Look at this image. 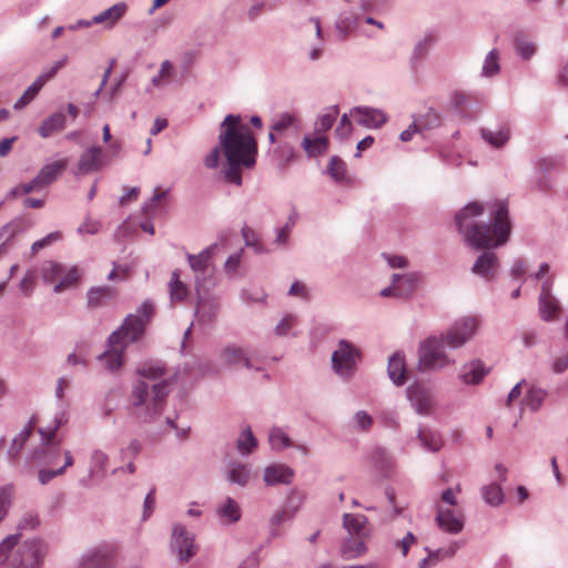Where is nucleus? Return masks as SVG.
<instances>
[{"instance_id": "1", "label": "nucleus", "mask_w": 568, "mask_h": 568, "mask_svg": "<svg viewBox=\"0 0 568 568\" xmlns=\"http://www.w3.org/2000/svg\"><path fill=\"white\" fill-rule=\"evenodd\" d=\"M490 221L478 223L476 217L484 213L479 202L467 204L455 216V223L465 242L476 248H495L508 242L511 222L507 201H497L489 206Z\"/></svg>"}, {"instance_id": "2", "label": "nucleus", "mask_w": 568, "mask_h": 568, "mask_svg": "<svg viewBox=\"0 0 568 568\" xmlns=\"http://www.w3.org/2000/svg\"><path fill=\"white\" fill-rule=\"evenodd\" d=\"M219 142L226 161L221 171L222 178L226 183L240 186L242 170L255 165L256 140L240 115L227 114L220 124Z\"/></svg>"}, {"instance_id": "3", "label": "nucleus", "mask_w": 568, "mask_h": 568, "mask_svg": "<svg viewBox=\"0 0 568 568\" xmlns=\"http://www.w3.org/2000/svg\"><path fill=\"white\" fill-rule=\"evenodd\" d=\"M153 315V303L144 301L136 312L129 314L121 327L109 336L108 349L98 357L106 369L113 372L122 366L124 349L143 337Z\"/></svg>"}, {"instance_id": "4", "label": "nucleus", "mask_w": 568, "mask_h": 568, "mask_svg": "<svg viewBox=\"0 0 568 568\" xmlns=\"http://www.w3.org/2000/svg\"><path fill=\"white\" fill-rule=\"evenodd\" d=\"M168 394V383L164 379L154 383L151 390L146 382L138 381L131 392L133 416L140 424H152L161 415Z\"/></svg>"}, {"instance_id": "5", "label": "nucleus", "mask_w": 568, "mask_h": 568, "mask_svg": "<svg viewBox=\"0 0 568 568\" xmlns=\"http://www.w3.org/2000/svg\"><path fill=\"white\" fill-rule=\"evenodd\" d=\"M18 535H10L0 544V568H38L41 560L40 542L27 540L18 545Z\"/></svg>"}, {"instance_id": "6", "label": "nucleus", "mask_w": 568, "mask_h": 568, "mask_svg": "<svg viewBox=\"0 0 568 568\" xmlns=\"http://www.w3.org/2000/svg\"><path fill=\"white\" fill-rule=\"evenodd\" d=\"M445 347L446 344L439 336H429L422 341L418 346L417 371L420 373L440 371L455 364V359L448 356Z\"/></svg>"}, {"instance_id": "7", "label": "nucleus", "mask_w": 568, "mask_h": 568, "mask_svg": "<svg viewBox=\"0 0 568 568\" xmlns=\"http://www.w3.org/2000/svg\"><path fill=\"white\" fill-rule=\"evenodd\" d=\"M362 353L357 346L346 339H339L332 354V368L342 378L349 379L355 371Z\"/></svg>"}, {"instance_id": "8", "label": "nucleus", "mask_w": 568, "mask_h": 568, "mask_svg": "<svg viewBox=\"0 0 568 568\" xmlns=\"http://www.w3.org/2000/svg\"><path fill=\"white\" fill-rule=\"evenodd\" d=\"M479 327V322L476 317L465 316L456 320L449 328L440 334V338L450 349H457L467 344Z\"/></svg>"}, {"instance_id": "9", "label": "nucleus", "mask_w": 568, "mask_h": 568, "mask_svg": "<svg viewBox=\"0 0 568 568\" xmlns=\"http://www.w3.org/2000/svg\"><path fill=\"white\" fill-rule=\"evenodd\" d=\"M171 549L182 564L190 561L197 552L195 535L183 525L175 524L172 528Z\"/></svg>"}, {"instance_id": "10", "label": "nucleus", "mask_w": 568, "mask_h": 568, "mask_svg": "<svg viewBox=\"0 0 568 568\" xmlns=\"http://www.w3.org/2000/svg\"><path fill=\"white\" fill-rule=\"evenodd\" d=\"M59 425H55L51 430L39 429L41 435L40 446L32 453L31 459L44 465H53L61 454L60 443L55 442V435Z\"/></svg>"}, {"instance_id": "11", "label": "nucleus", "mask_w": 568, "mask_h": 568, "mask_svg": "<svg viewBox=\"0 0 568 568\" xmlns=\"http://www.w3.org/2000/svg\"><path fill=\"white\" fill-rule=\"evenodd\" d=\"M407 398L415 409L416 414L428 416L434 407V396L430 388L423 384L414 383L407 390Z\"/></svg>"}, {"instance_id": "12", "label": "nucleus", "mask_w": 568, "mask_h": 568, "mask_svg": "<svg viewBox=\"0 0 568 568\" xmlns=\"http://www.w3.org/2000/svg\"><path fill=\"white\" fill-rule=\"evenodd\" d=\"M435 521L437 526L445 532L456 535L464 529V517L462 513L445 508L442 504L437 503Z\"/></svg>"}, {"instance_id": "13", "label": "nucleus", "mask_w": 568, "mask_h": 568, "mask_svg": "<svg viewBox=\"0 0 568 568\" xmlns=\"http://www.w3.org/2000/svg\"><path fill=\"white\" fill-rule=\"evenodd\" d=\"M217 246L219 245L214 243L209 247L204 248L203 251H201L197 255H186L190 266L192 271L195 273L196 292H199V288H201V282L204 280L206 273L209 272L211 258L214 255L215 251L217 250Z\"/></svg>"}, {"instance_id": "14", "label": "nucleus", "mask_w": 568, "mask_h": 568, "mask_svg": "<svg viewBox=\"0 0 568 568\" xmlns=\"http://www.w3.org/2000/svg\"><path fill=\"white\" fill-rule=\"evenodd\" d=\"M271 126L277 132L278 138H297L301 130V121L294 113L284 112L273 119Z\"/></svg>"}, {"instance_id": "15", "label": "nucleus", "mask_w": 568, "mask_h": 568, "mask_svg": "<svg viewBox=\"0 0 568 568\" xmlns=\"http://www.w3.org/2000/svg\"><path fill=\"white\" fill-rule=\"evenodd\" d=\"M220 359L225 366L229 367L243 363L247 369H258L254 367L247 351L236 344H226L221 349Z\"/></svg>"}, {"instance_id": "16", "label": "nucleus", "mask_w": 568, "mask_h": 568, "mask_svg": "<svg viewBox=\"0 0 568 568\" xmlns=\"http://www.w3.org/2000/svg\"><path fill=\"white\" fill-rule=\"evenodd\" d=\"M500 267L497 255L491 251L481 253L471 267V272L484 277L486 281H493Z\"/></svg>"}, {"instance_id": "17", "label": "nucleus", "mask_w": 568, "mask_h": 568, "mask_svg": "<svg viewBox=\"0 0 568 568\" xmlns=\"http://www.w3.org/2000/svg\"><path fill=\"white\" fill-rule=\"evenodd\" d=\"M489 368L480 359H473L462 365L458 378L465 385H479L486 375L489 373Z\"/></svg>"}, {"instance_id": "18", "label": "nucleus", "mask_w": 568, "mask_h": 568, "mask_svg": "<svg viewBox=\"0 0 568 568\" xmlns=\"http://www.w3.org/2000/svg\"><path fill=\"white\" fill-rule=\"evenodd\" d=\"M351 114L356 116L358 124L369 129H378L387 122V115L382 110L371 106H356Z\"/></svg>"}, {"instance_id": "19", "label": "nucleus", "mask_w": 568, "mask_h": 568, "mask_svg": "<svg viewBox=\"0 0 568 568\" xmlns=\"http://www.w3.org/2000/svg\"><path fill=\"white\" fill-rule=\"evenodd\" d=\"M294 475V470L287 465L272 464L265 467L263 480L266 486L290 485Z\"/></svg>"}, {"instance_id": "20", "label": "nucleus", "mask_w": 568, "mask_h": 568, "mask_svg": "<svg viewBox=\"0 0 568 568\" xmlns=\"http://www.w3.org/2000/svg\"><path fill=\"white\" fill-rule=\"evenodd\" d=\"M81 568H115L113 556L105 549H92L82 555Z\"/></svg>"}, {"instance_id": "21", "label": "nucleus", "mask_w": 568, "mask_h": 568, "mask_svg": "<svg viewBox=\"0 0 568 568\" xmlns=\"http://www.w3.org/2000/svg\"><path fill=\"white\" fill-rule=\"evenodd\" d=\"M481 139L495 149L504 148L511 138V129L508 123L498 124L496 128L480 129Z\"/></svg>"}, {"instance_id": "22", "label": "nucleus", "mask_w": 568, "mask_h": 568, "mask_svg": "<svg viewBox=\"0 0 568 568\" xmlns=\"http://www.w3.org/2000/svg\"><path fill=\"white\" fill-rule=\"evenodd\" d=\"M197 293V303L194 311V315L197 317L200 325L212 324L219 313L220 306L214 298H205L201 296V292Z\"/></svg>"}, {"instance_id": "23", "label": "nucleus", "mask_w": 568, "mask_h": 568, "mask_svg": "<svg viewBox=\"0 0 568 568\" xmlns=\"http://www.w3.org/2000/svg\"><path fill=\"white\" fill-rule=\"evenodd\" d=\"M369 458L375 470L382 478H389L393 475L395 467L394 459L386 449L382 447L373 448Z\"/></svg>"}, {"instance_id": "24", "label": "nucleus", "mask_w": 568, "mask_h": 568, "mask_svg": "<svg viewBox=\"0 0 568 568\" xmlns=\"http://www.w3.org/2000/svg\"><path fill=\"white\" fill-rule=\"evenodd\" d=\"M128 4L125 2H118L104 11L95 14L92 22L95 24H104L106 29L113 28L126 13Z\"/></svg>"}, {"instance_id": "25", "label": "nucleus", "mask_w": 568, "mask_h": 568, "mask_svg": "<svg viewBox=\"0 0 568 568\" xmlns=\"http://www.w3.org/2000/svg\"><path fill=\"white\" fill-rule=\"evenodd\" d=\"M216 517L223 525H233L237 523L242 517V509L239 503L232 497H226L216 507Z\"/></svg>"}, {"instance_id": "26", "label": "nucleus", "mask_w": 568, "mask_h": 568, "mask_svg": "<svg viewBox=\"0 0 568 568\" xmlns=\"http://www.w3.org/2000/svg\"><path fill=\"white\" fill-rule=\"evenodd\" d=\"M404 280L408 283L407 287L402 286L400 284H396L394 278L392 280V285L388 287H385L381 291V295L384 297L395 296L399 298H407L409 297L419 281V275L417 273H408Z\"/></svg>"}, {"instance_id": "27", "label": "nucleus", "mask_w": 568, "mask_h": 568, "mask_svg": "<svg viewBox=\"0 0 568 568\" xmlns=\"http://www.w3.org/2000/svg\"><path fill=\"white\" fill-rule=\"evenodd\" d=\"M387 374L389 379L397 386H402L406 382V363L405 356L397 352L394 353L387 365Z\"/></svg>"}, {"instance_id": "28", "label": "nucleus", "mask_w": 568, "mask_h": 568, "mask_svg": "<svg viewBox=\"0 0 568 568\" xmlns=\"http://www.w3.org/2000/svg\"><path fill=\"white\" fill-rule=\"evenodd\" d=\"M101 153L99 146H92L83 152L78 163V172L80 174H88L95 172L101 168Z\"/></svg>"}, {"instance_id": "29", "label": "nucleus", "mask_w": 568, "mask_h": 568, "mask_svg": "<svg viewBox=\"0 0 568 568\" xmlns=\"http://www.w3.org/2000/svg\"><path fill=\"white\" fill-rule=\"evenodd\" d=\"M417 439L422 447L430 453L439 452L444 445L442 435L437 430L425 426L418 427Z\"/></svg>"}, {"instance_id": "30", "label": "nucleus", "mask_w": 568, "mask_h": 568, "mask_svg": "<svg viewBox=\"0 0 568 568\" xmlns=\"http://www.w3.org/2000/svg\"><path fill=\"white\" fill-rule=\"evenodd\" d=\"M116 294V290L111 286H94L87 293L88 306L90 308L101 307L105 302L112 300Z\"/></svg>"}, {"instance_id": "31", "label": "nucleus", "mask_w": 568, "mask_h": 568, "mask_svg": "<svg viewBox=\"0 0 568 568\" xmlns=\"http://www.w3.org/2000/svg\"><path fill=\"white\" fill-rule=\"evenodd\" d=\"M67 160H59L53 163L44 165L39 173L36 175L40 181L41 185L47 187L52 184L65 170Z\"/></svg>"}, {"instance_id": "32", "label": "nucleus", "mask_w": 568, "mask_h": 568, "mask_svg": "<svg viewBox=\"0 0 568 568\" xmlns=\"http://www.w3.org/2000/svg\"><path fill=\"white\" fill-rule=\"evenodd\" d=\"M367 518L362 514H345L343 526L349 536L365 537L367 535Z\"/></svg>"}, {"instance_id": "33", "label": "nucleus", "mask_w": 568, "mask_h": 568, "mask_svg": "<svg viewBox=\"0 0 568 568\" xmlns=\"http://www.w3.org/2000/svg\"><path fill=\"white\" fill-rule=\"evenodd\" d=\"M302 148L308 158H315L326 153L328 149V139L324 135H305L302 141Z\"/></svg>"}, {"instance_id": "34", "label": "nucleus", "mask_w": 568, "mask_h": 568, "mask_svg": "<svg viewBox=\"0 0 568 568\" xmlns=\"http://www.w3.org/2000/svg\"><path fill=\"white\" fill-rule=\"evenodd\" d=\"M67 118L62 112H55L48 116L40 126L38 133L41 138H49L52 133L61 131L65 128Z\"/></svg>"}, {"instance_id": "35", "label": "nucleus", "mask_w": 568, "mask_h": 568, "mask_svg": "<svg viewBox=\"0 0 568 568\" xmlns=\"http://www.w3.org/2000/svg\"><path fill=\"white\" fill-rule=\"evenodd\" d=\"M539 316L545 322H552L560 312L558 300L552 295L548 297H538Z\"/></svg>"}, {"instance_id": "36", "label": "nucleus", "mask_w": 568, "mask_h": 568, "mask_svg": "<svg viewBox=\"0 0 568 568\" xmlns=\"http://www.w3.org/2000/svg\"><path fill=\"white\" fill-rule=\"evenodd\" d=\"M366 551L364 537L349 536L346 538L341 547V552L344 559H354Z\"/></svg>"}, {"instance_id": "37", "label": "nucleus", "mask_w": 568, "mask_h": 568, "mask_svg": "<svg viewBox=\"0 0 568 568\" xmlns=\"http://www.w3.org/2000/svg\"><path fill=\"white\" fill-rule=\"evenodd\" d=\"M251 476V470L247 465L242 463H232L227 470V479L239 486H246Z\"/></svg>"}, {"instance_id": "38", "label": "nucleus", "mask_w": 568, "mask_h": 568, "mask_svg": "<svg viewBox=\"0 0 568 568\" xmlns=\"http://www.w3.org/2000/svg\"><path fill=\"white\" fill-rule=\"evenodd\" d=\"M426 119H427L426 124H424L422 121L418 123L414 122L413 124H410L408 129L404 130L400 133L399 139L403 142H408L413 139L415 133L420 132L424 128L437 126L439 124V116L436 112H433V111L428 112L426 114Z\"/></svg>"}, {"instance_id": "39", "label": "nucleus", "mask_w": 568, "mask_h": 568, "mask_svg": "<svg viewBox=\"0 0 568 568\" xmlns=\"http://www.w3.org/2000/svg\"><path fill=\"white\" fill-rule=\"evenodd\" d=\"M294 516L290 510H287L285 507L277 508L270 517L268 519V526H270V538L274 539L280 537V530L278 527L291 519H293Z\"/></svg>"}, {"instance_id": "40", "label": "nucleus", "mask_w": 568, "mask_h": 568, "mask_svg": "<svg viewBox=\"0 0 568 568\" xmlns=\"http://www.w3.org/2000/svg\"><path fill=\"white\" fill-rule=\"evenodd\" d=\"M44 85V77H38L34 82L29 85L23 94L14 102V110H21L26 108L40 92Z\"/></svg>"}, {"instance_id": "41", "label": "nucleus", "mask_w": 568, "mask_h": 568, "mask_svg": "<svg viewBox=\"0 0 568 568\" xmlns=\"http://www.w3.org/2000/svg\"><path fill=\"white\" fill-rule=\"evenodd\" d=\"M33 430V423L30 420L22 430L12 439V443L8 449V456L11 460H14L21 449L23 448L24 443L30 437L31 433Z\"/></svg>"}, {"instance_id": "42", "label": "nucleus", "mask_w": 568, "mask_h": 568, "mask_svg": "<svg viewBox=\"0 0 568 568\" xmlns=\"http://www.w3.org/2000/svg\"><path fill=\"white\" fill-rule=\"evenodd\" d=\"M136 373L143 378L156 381L164 376L165 368L160 362L150 361L141 364Z\"/></svg>"}, {"instance_id": "43", "label": "nucleus", "mask_w": 568, "mask_h": 568, "mask_svg": "<svg viewBox=\"0 0 568 568\" xmlns=\"http://www.w3.org/2000/svg\"><path fill=\"white\" fill-rule=\"evenodd\" d=\"M257 446V440L250 426H246L240 434L236 447L242 456L250 455Z\"/></svg>"}, {"instance_id": "44", "label": "nucleus", "mask_w": 568, "mask_h": 568, "mask_svg": "<svg viewBox=\"0 0 568 568\" xmlns=\"http://www.w3.org/2000/svg\"><path fill=\"white\" fill-rule=\"evenodd\" d=\"M337 115H338V106L337 105L328 108L325 113L321 114L317 118V120L315 122V129H314L315 134L323 135V133L328 131L333 126Z\"/></svg>"}, {"instance_id": "45", "label": "nucleus", "mask_w": 568, "mask_h": 568, "mask_svg": "<svg viewBox=\"0 0 568 568\" xmlns=\"http://www.w3.org/2000/svg\"><path fill=\"white\" fill-rule=\"evenodd\" d=\"M546 397L547 392L545 389L531 386L529 387L523 402L531 412H537L542 406Z\"/></svg>"}, {"instance_id": "46", "label": "nucleus", "mask_w": 568, "mask_h": 568, "mask_svg": "<svg viewBox=\"0 0 568 568\" xmlns=\"http://www.w3.org/2000/svg\"><path fill=\"white\" fill-rule=\"evenodd\" d=\"M169 291L171 302H181L187 296V287L180 280V275L178 271H174L171 275V280L169 282Z\"/></svg>"}, {"instance_id": "47", "label": "nucleus", "mask_w": 568, "mask_h": 568, "mask_svg": "<svg viewBox=\"0 0 568 568\" xmlns=\"http://www.w3.org/2000/svg\"><path fill=\"white\" fill-rule=\"evenodd\" d=\"M500 72L499 64V52L496 49L490 50L483 63L481 68V77L491 78L497 75Z\"/></svg>"}, {"instance_id": "48", "label": "nucleus", "mask_w": 568, "mask_h": 568, "mask_svg": "<svg viewBox=\"0 0 568 568\" xmlns=\"http://www.w3.org/2000/svg\"><path fill=\"white\" fill-rule=\"evenodd\" d=\"M326 171L329 176L337 183H344L348 180L346 174V164L338 156L331 158Z\"/></svg>"}, {"instance_id": "49", "label": "nucleus", "mask_w": 568, "mask_h": 568, "mask_svg": "<svg viewBox=\"0 0 568 568\" xmlns=\"http://www.w3.org/2000/svg\"><path fill=\"white\" fill-rule=\"evenodd\" d=\"M298 324V317L294 314L284 315L277 325L274 327V334L278 337L297 334L293 332V328Z\"/></svg>"}, {"instance_id": "50", "label": "nucleus", "mask_w": 568, "mask_h": 568, "mask_svg": "<svg viewBox=\"0 0 568 568\" xmlns=\"http://www.w3.org/2000/svg\"><path fill=\"white\" fill-rule=\"evenodd\" d=\"M481 496L484 500L493 506H499L504 501V491L498 484H489L481 488Z\"/></svg>"}, {"instance_id": "51", "label": "nucleus", "mask_w": 568, "mask_h": 568, "mask_svg": "<svg viewBox=\"0 0 568 568\" xmlns=\"http://www.w3.org/2000/svg\"><path fill=\"white\" fill-rule=\"evenodd\" d=\"M63 273L64 266L57 262L49 261L42 267V278L45 283H58Z\"/></svg>"}, {"instance_id": "52", "label": "nucleus", "mask_w": 568, "mask_h": 568, "mask_svg": "<svg viewBox=\"0 0 568 568\" xmlns=\"http://www.w3.org/2000/svg\"><path fill=\"white\" fill-rule=\"evenodd\" d=\"M26 226L21 220H12L0 229V241L9 243L17 234L22 233Z\"/></svg>"}, {"instance_id": "53", "label": "nucleus", "mask_w": 568, "mask_h": 568, "mask_svg": "<svg viewBox=\"0 0 568 568\" xmlns=\"http://www.w3.org/2000/svg\"><path fill=\"white\" fill-rule=\"evenodd\" d=\"M172 71H173L172 62L169 60H164L161 63L158 74L151 79V85L155 87V88H161V87L169 84Z\"/></svg>"}, {"instance_id": "54", "label": "nucleus", "mask_w": 568, "mask_h": 568, "mask_svg": "<svg viewBox=\"0 0 568 568\" xmlns=\"http://www.w3.org/2000/svg\"><path fill=\"white\" fill-rule=\"evenodd\" d=\"M79 280V273L78 268L75 266L65 268L64 273L62 274L60 281L54 285L53 291L55 293H61L62 291L69 288L71 285H73Z\"/></svg>"}, {"instance_id": "55", "label": "nucleus", "mask_w": 568, "mask_h": 568, "mask_svg": "<svg viewBox=\"0 0 568 568\" xmlns=\"http://www.w3.org/2000/svg\"><path fill=\"white\" fill-rule=\"evenodd\" d=\"M108 462L109 456L104 452L101 449L93 450L91 455L90 474H103L106 469Z\"/></svg>"}, {"instance_id": "56", "label": "nucleus", "mask_w": 568, "mask_h": 568, "mask_svg": "<svg viewBox=\"0 0 568 568\" xmlns=\"http://www.w3.org/2000/svg\"><path fill=\"white\" fill-rule=\"evenodd\" d=\"M268 440L273 449L282 450L291 446V439L281 428H273L270 432Z\"/></svg>"}, {"instance_id": "57", "label": "nucleus", "mask_w": 568, "mask_h": 568, "mask_svg": "<svg viewBox=\"0 0 568 568\" xmlns=\"http://www.w3.org/2000/svg\"><path fill=\"white\" fill-rule=\"evenodd\" d=\"M304 503V494L297 488L288 491L286 497L285 508L292 513L293 516L300 510Z\"/></svg>"}, {"instance_id": "58", "label": "nucleus", "mask_w": 568, "mask_h": 568, "mask_svg": "<svg viewBox=\"0 0 568 568\" xmlns=\"http://www.w3.org/2000/svg\"><path fill=\"white\" fill-rule=\"evenodd\" d=\"M242 236L246 246L253 247L256 253L265 252L263 245L258 242L257 233L253 229L244 226L242 229Z\"/></svg>"}, {"instance_id": "59", "label": "nucleus", "mask_w": 568, "mask_h": 568, "mask_svg": "<svg viewBox=\"0 0 568 568\" xmlns=\"http://www.w3.org/2000/svg\"><path fill=\"white\" fill-rule=\"evenodd\" d=\"M433 42L434 40L432 37H424L423 39L418 40L413 49L412 60L417 61L423 59L428 53Z\"/></svg>"}, {"instance_id": "60", "label": "nucleus", "mask_w": 568, "mask_h": 568, "mask_svg": "<svg viewBox=\"0 0 568 568\" xmlns=\"http://www.w3.org/2000/svg\"><path fill=\"white\" fill-rule=\"evenodd\" d=\"M460 547H462V544L458 541H455L452 545H449V547L429 551L428 555L433 559V564L436 565L438 561H440L444 558L453 557Z\"/></svg>"}, {"instance_id": "61", "label": "nucleus", "mask_w": 568, "mask_h": 568, "mask_svg": "<svg viewBox=\"0 0 568 568\" xmlns=\"http://www.w3.org/2000/svg\"><path fill=\"white\" fill-rule=\"evenodd\" d=\"M169 194V190L160 191L159 189L154 190L153 196L149 202L144 203L142 210L143 213L148 216H152L156 212L158 202L164 200Z\"/></svg>"}, {"instance_id": "62", "label": "nucleus", "mask_w": 568, "mask_h": 568, "mask_svg": "<svg viewBox=\"0 0 568 568\" xmlns=\"http://www.w3.org/2000/svg\"><path fill=\"white\" fill-rule=\"evenodd\" d=\"M516 52L524 59L529 60L536 52V47L532 42L524 41V40H517L516 44Z\"/></svg>"}, {"instance_id": "63", "label": "nucleus", "mask_w": 568, "mask_h": 568, "mask_svg": "<svg viewBox=\"0 0 568 568\" xmlns=\"http://www.w3.org/2000/svg\"><path fill=\"white\" fill-rule=\"evenodd\" d=\"M61 237L59 232H52L41 240L36 241L31 246V254H37L40 250L51 245L54 241Z\"/></svg>"}, {"instance_id": "64", "label": "nucleus", "mask_w": 568, "mask_h": 568, "mask_svg": "<svg viewBox=\"0 0 568 568\" xmlns=\"http://www.w3.org/2000/svg\"><path fill=\"white\" fill-rule=\"evenodd\" d=\"M142 448H143L142 443L139 439L133 438L129 442L126 447H124L121 450V455L123 458L133 459L142 452Z\"/></svg>"}]
</instances>
